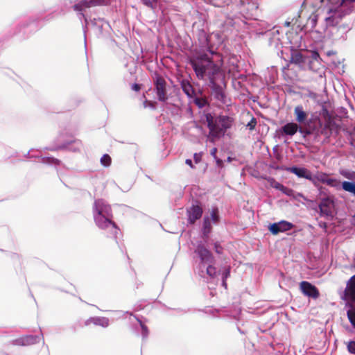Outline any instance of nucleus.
<instances>
[{"instance_id": "nucleus-1", "label": "nucleus", "mask_w": 355, "mask_h": 355, "mask_svg": "<svg viewBox=\"0 0 355 355\" xmlns=\"http://www.w3.org/2000/svg\"><path fill=\"white\" fill-rule=\"evenodd\" d=\"M197 78L203 80L207 76L209 81H213L220 73V69L207 54L191 58L189 61Z\"/></svg>"}, {"instance_id": "nucleus-2", "label": "nucleus", "mask_w": 355, "mask_h": 355, "mask_svg": "<svg viewBox=\"0 0 355 355\" xmlns=\"http://www.w3.org/2000/svg\"><path fill=\"white\" fill-rule=\"evenodd\" d=\"M205 119L209 130L208 138L213 143L223 137L234 123L233 118L225 115H219L214 118L211 113H207L205 114Z\"/></svg>"}, {"instance_id": "nucleus-3", "label": "nucleus", "mask_w": 355, "mask_h": 355, "mask_svg": "<svg viewBox=\"0 0 355 355\" xmlns=\"http://www.w3.org/2000/svg\"><path fill=\"white\" fill-rule=\"evenodd\" d=\"M155 90L157 99L161 102H166L168 97L167 94V83L165 79L157 75L154 80Z\"/></svg>"}, {"instance_id": "nucleus-4", "label": "nucleus", "mask_w": 355, "mask_h": 355, "mask_svg": "<svg viewBox=\"0 0 355 355\" xmlns=\"http://www.w3.org/2000/svg\"><path fill=\"white\" fill-rule=\"evenodd\" d=\"M342 299L347 302V304H355V275L347 282Z\"/></svg>"}, {"instance_id": "nucleus-5", "label": "nucleus", "mask_w": 355, "mask_h": 355, "mask_svg": "<svg viewBox=\"0 0 355 355\" xmlns=\"http://www.w3.org/2000/svg\"><path fill=\"white\" fill-rule=\"evenodd\" d=\"M300 290L303 295L312 299L315 300L320 297V291L318 288L309 282H301L300 283Z\"/></svg>"}, {"instance_id": "nucleus-6", "label": "nucleus", "mask_w": 355, "mask_h": 355, "mask_svg": "<svg viewBox=\"0 0 355 355\" xmlns=\"http://www.w3.org/2000/svg\"><path fill=\"white\" fill-rule=\"evenodd\" d=\"M320 215L332 216L334 209V201L333 197H327L321 200L319 204Z\"/></svg>"}, {"instance_id": "nucleus-7", "label": "nucleus", "mask_w": 355, "mask_h": 355, "mask_svg": "<svg viewBox=\"0 0 355 355\" xmlns=\"http://www.w3.org/2000/svg\"><path fill=\"white\" fill-rule=\"evenodd\" d=\"M112 217V216H94V221L99 228L107 229L111 227L114 234H116L117 227L116 223L111 220Z\"/></svg>"}, {"instance_id": "nucleus-8", "label": "nucleus", "mask_w": 355, "mask_h": 355, "mask_svg": "<svg viewBox=\"0 0 355 355\" xmlns=\"http://www.w3.org/2000/svg\"><path fill=\"white\" fill-rule=\"evenodd\" d=\"M94 216H112L110 205H107L103 200H96L94 202Z\"/></svg>"}, {"instance_id": "nucleus-9", "label": "nucleus", "mask_w": 355, "mask_h": 355, "mask_svg": "<svg viewBox=\"0 0 355 355\" xmlns=\"http://www.w3.org/2000/svg\"><path fill=\"white\" fill-rule=\"evenodd\" d=\"M293 225L289 222L282 220L279 223L270 224L268 230L273 235H277L280 232H284L293 228Z\"/></svg>"}, {"instance_id": "nucleus-10", "label": "nucleus", "mask_w": 355, "mask_h": 355, "mask_svg": "<svg viewBox=\"0 0 355 355\" xmlns=\"http://www.w3.org/2000/svg\"><path fill=\"white\" fill-rule=\"evenodd\" d=\"M200 258L201 262L204 263H213L214 258L211 252L202 245H198L195 250Z\"/></svg>"}, {"instance_id": "nucleus-11", "label": "nucleus", "mask_w": 355, "mask_h": 355, "mask_svg": "<svg viewBox=\"0 0 355 355\" xmlns=\"http://www.w3.org/2000/svg\"><path fill=\"white\" fill-rule=\"evenodd\" d=\"M287 171L296 175L298 178H303L313 182L311 172L306 168H300L297 166L289 167L286 169Z\"/></svg>"}, {"instance_id": "nucleus-12", "label": "nucleus", "mask_w": 355, "mask_h": 355, "mask_svg": "<svg viewBox=\"0 0 355 355\" xmlns=\"http://www.w3.org/2000/svg\"><path fill=\"white\" fill-rule=\"evenodd\" d=\"M188 220L191 224H194L195 222L201 218L202 214V209L199 205H193L189 209L187 210Z\"/></svg>"}, {"instance_id": "nucleus-13", "label": "nucleus", "mask_w": 355, "mask_h": 355, "mask_svg": "<svg viewBox=\"0 0 355 355\" xmlns=\"http://www.w3.org/2000/svg\"><path fill=\"white\" fill-rule=\"evenodd\" d=\"M300 132H304V130L302 128L298 127V125L295 123H288L282 128V131L284 134L289 136L294 135L298 130Z\"/></svg>"}, {"instance_id": "nucleus-14", "label": "nucleus", "mask_w": 355, "mask_h": 355, "mask_svg": "<svg viewBox=\"0 0 355 355\" xmlns=\"http://www.w3.org/2000/svg\"><path fill=\"white\" fill-rule=\"evenodd\" d=\"M180 86L184 93L188 97H192L195 94V90L189 80L183 79L180 82Z\"/></svg>"}, {"instance_id": "nucleus-15", "label": "nucleus", "mask_w": 355, "mask_h": 355, "mask_svg": "<svg viewBox=\"0 0 355 355\" xmlns=\"http://www.w3.org/2000/svg\"><path fill=\"white\" fill-rule=\"evenodd\" d=\"M296 121L300 123H304L307 119V114L304 112L302 105H297L294 109Z\"/></svg>"}, {"instance_id": "nucleus-16", "label": "nucleus", "mask_w": 355, "mask_h": 355, "mask_svg": "<svg viewBox=\"0 0 355 355\" xmlns=\"http://www.w3.org/2000/svg\"><path fill=\"white\" fill-rule=\"evenodd\" d=\"M270 185L273 188H275V189L281 191L282 193H284V194H286V195H287L288 196H292L293 194V189H291L290 188H288L286 187H284L281 183L275 181L273 178H272L270 180Z\"/></svg>"}, {"instance_id": "nucleus-17", "label": "nucleus", "mask_w": 355, "mask_h": 355, "mask_svg": "<svg viewBox=\"0 0 355 355\" xmlns=\"http://www.w3.org/2000/svg\"><path fill=\"white\" fill-rule=\"evenodd\" d=\"M35 342L36 337L31 335L24 336L15 340V343L19 345H29Z\"/></svg>"}, {"instance_id": "nucleus-18", "label": "nucleus", "mask_w": 355, "mask_h": 355, "mask_svg": "<svg viewBox=\"0 0 355 355\" xmlns=\"http://www.w3.org/2000/svg\"><path fill=\"white\" fill-rule=\"evenodd\" d=\"M209 84L215 94L216 98L219 100L222 99L224 97V93L222 87L217 84L216 78L214 79L213 81H209Z\"/></svg>"}, {"instance_id": "nucleus-19", "label": "nucleus", "mask_w": 355, "mask_h": 355, "mask_svg": "<svg viewBox=\"0 0 355 355\" xmlns=\"http://www.w3.org/2000/svg\"><path fill=\"white\" fill-rule=\"evenodd\" d=\"M342 189L355 197V181H344L341 183Z\"/></svg>"}, {"instance_id": "nucleus-20", "label": "nucleus", "mask_w": 355, "mask_h": 355, "mask_svg": "<svg viewBox=\"0 0 355 355\" xmlns=\"http://www.w3.org/2000/svg\"><path fill=\"white\" fill-rule=\"evenodd\" d=\"M291 63H294L295 64H300L304 62V59L303 55L298 51L293 50L292 51L291 55Z\"/></svg>"}, {"instance_id": "nucleus-21", "label": "nucleus", "mask_w": 355, "mask_h": 355, "mask_svg": "<svg viewBox=\"0 0 355 355\" xmlns=\"http://www.w3.org/2000/svg\"><path fill=\"white\" fill-rule=\"evenodd\" d=\"M350 309L347 311V316L351 324L355 328V305L347 304Z\"/></svg>"}, {"instance_id": "nucleus-22", "label": "nucleus", "mask_w": 355, "mask_h": 355, "mask_svg": "<svg viewBox=\"0 0 355 355\" xmlns=\"http://www.w3.org/2000/svg\"><path fill=\"white\" fill-rule=\"evenodd\" d=\"M212 229L209 218L208 217H205L203 220V227H202V234L204 236L207 237L209 234L211 232Z\"/></svg>"}, {"instance_id": "nucleus-23", "label": "nucleus", "mask_w": 355, "mask_h": 355, "mask_svg": "<svg viewBox=\"0 0 355 355\" xmlns=\"http://www.w3.org/2000/svg\"><path fill=\"white\" fill-rule=\"evenodd\" d=\"M324 184H326L327 185L329 186V187H334V188H336V189H338L341 182H340V180L336 179V178H330L329 176L324 181Z\"/></svg>"}, {"instance_id": "nucleus-24", "label": "nucleus", "mask_w": 355, "mask_h": 355, "mask_svg": "<svg viewBox=\"0 0 355 355\" xmlns=\"http://www.w3.org/2000/svg\"><path fill=\"white\" fill-rule=\"evenodd\" d=\"M90 324L102 325V318L98 317L90 318L85 321V325L89 326Z\"/></svg>"}, {"instance_id": "nucleus-25", "label": "nucleus", "mask_w": 355, "mask_h": 355, "mask_svg": "<svg viewBox=\"0 0 355 355\" xmlns=\"http://www.w3.org/2000/svg\"><path fill=\"white\" fill-rule=\"evenodd\" d=\"M80 2L84 8L96 6L100 4V0H83Z\"/></svg>"}, {"instance_id": "nucleus-26", "label": "nucleus", "mask_w": 355, "mask_h": 355, "mask_svg": "<svg viewBox=\"0 0 355 355\" xmlns=\"http://www.w3.org/2000/svg\"><path fill=\"white\" fill-rule=\"evenodd\" d=\"M329 177L327 173L323 172H318L314 177H313V180H316L321 183H324L325 180Z\"/></svg>"}, {"instance_id": "nucleus-27", "label": "nucleus", "mask_w": 355, "mask_h": 355, "mask_svg": "<svg viewBox=\"0 0 355 355\" xmlns=\"http://www.w3.org/2000/svg\"><path fill=\"white\" fill-rule=\"evenodd\" d=\"M101 163L103 166L107 167L111 165L112 159L108 154L103 155L101 158Z\"/></svg>"}, {"instance_id": "nucleus-28", "label": "nucleus", "mask_w": 355, "mask_h": 355, "mask_svg": "<svg viewBox=\"0 0 355 355\" xmlns=\"http://www.w3.org/2000/svg\"><path fill=\"white\" fill-rule=\"evenodd\" d=\"M327 114V120L324 125V128L329 129L331 131L333 130L334 126L335 125V123L333 121L332 118L330 115H329L327 110H325Z\"/></svg>"}, {"instance_id": "nucleus-29", "label": "nucleus", "mask_w": 355, "mask_h": 355, "mask_svg": "<svg viewBox=\"0 0 355 355\" xmlns=\"http://www.w3.org/2000/svg\"><path fill=\"white\" fill-rule=\"evenodd\" d=\"M207 274L212 278L216 276V267L213 266L211 263H209L207 268Z\"/></svg>"}, {"instance_id": "nucleus-30", "label": "nucleus", "mask_w": 355, "mask_h": 355, "mask_svg": "<svg viewBox=\"0 0 355 355\" xmlns=\"http://www.w3.org/2000/svg\"><path fill=\"white\" fill-rule=\"evenodd\" d=\"M347 349L350 354H355V341L350 340L346 343Z\"/></svg>"}, {"instance_id": "nucleus-31", "label": "nucleus", "mask_w": 355, "mask_h": 355, "mask_svg": "<svg viewBox=\"0 0 355 355\" xmlns=\"http://www.w3.org/2000/svg\"><path fill=\"white\" fill-rule=\"evenodd\" d=\"M211 217L214 223H217L219 220L218 210L217 208H214L211 210Z\"/></svg>"}, {"instance_id": "nucleus-32", "label": "nucleus", "mask_w": 355, "mask_h": 355, "mask_svg": "<svg viewBox=\"0 0 355 355\" xmlns=\"http://www.w3.org/2000/svg\"><path fill=\"white\" fill-rule=\"evenodd\" d=\"M342 175L347 179L349 180L355 181V171L349 172L345 171L342 173Z\"/></svg>"}, {"instance_id": "nucleus-33", "label": "nucleus", "mask_w": 355, "mask_h": 355, "mask_svg": "<svg viewBox=\"0 0 355 355\" xmlns=\"http://www.w3.org/2000/svg\"><path fill=\"white\" fill-rule=\"evenodd\" d=\"M195 103L199 107H205L207 101V100L202 98H196L194 101Z\"/></svg>"}, {"instance_id": "nucleus-34", "label": "nucleus", "mask_w": 355, "mask_h": 355, "mask_svg": "<svg viewBox=\"0 0 355 355\" xmlns=\"http://www.w3.org/2000/svg\"><path fill=\"white\" fill-rule=\"evenodd\" d=\"M214 250L217 254H222L223 248L219 243L216 242L214 243Z\"/></svg>"}, {"instance_id": "nucleus-35", "label": "nucleus", "mask_w": 355, "mask_h": 355, "mask_svg": "<svg viewBox=\"0 0 355 355\" xmlns=\"http://www.w3.org/2000/svg\"><path fill=\"white\" fill-rule=\"evenodd\" d=\"M257 125V121L254 118H252L250 121L247 124V127L249 128L250 130H253Z\"/></svg>"}, {"instance_id": "nucleus-36", "label": "nucleus", "mask_w": 355, "mask_h": 355, "mask_svg": "<svg viewBox=\"0 0 355 355\" xmlns=\"http://www.w3.org/2000/svg\"><path fill=\"white\" fill-rule=\"evenodd\" d=\"M144 5L149 8L153 7V3H155L157 0H141Z\"/></svg>"}, {"instance_id": "nucleus-37", "label": "nucleus", "mask_w": 355, "mask_h": 355, "mask_svg": "<svg viewBox=\"0 0 355 355\" xmlns=\"http://www.w3.org/2000/svg\"><path fill=\"white\" fill-rule=\"evenodd\" d=\"M73 9H74V10H76V11H82V10H83L85 8H83V5H82L81 2L80 1L79 3H76V4H75V5L73 6Z\"/></svg>"}, {"instance_id": "nucleus-38", "label": "nucleus", "mask_w": 355, "mask_h": 355, "mask_svg": "<svg viewBox=\"0 0 355 355\" xmlns=\"http://www.w3.org/2000/svg\"><path fill=\"white\" fill-rule=\"evenodd\" d=\"M230 276V268L227 267L223 273V279H227Z\"/></svg>"}, {"instance_id": "nucleus-39", "label": "nucleus", "mask_w": 355, "mask_h": 355, "mask_svg": "<svg viewBox=\"0 0 355 355\" xmlns=\"http://www.w3.org/2000/svg\"><path fill=\"white\" fill-rule=\"evenodd\" d=\"M155 102H153V101H150L146 100L144 102V107H146L149 106V107H151L154 108L155 107Z\"/></svg>"}, {"instance_id": "nucleus-40", "label": "nucleus", "mask_w": 355, "mask_h": 355, "mask_svg": "<svg viewBox=\"0 0 355 355\" xmlns=\"http://www.w3.org/2000/svg\"><path fill=\"white\" fill-rule=\"evenodd\" d=\"M201 155L200 153H195L193 155V159L196 164L199 163L201 161Z\"/></svg>"}, {"instance_id": "nucleus-41", "label": "nucleus", "mask_w": 355, "mask_h": 355, "mask_svg": "<svg viewBox=\"0 0 355 355\" xmlns=\"http://www.w3.org/2000/svg\"><path fill=\"white\" fill-rule=\"evenodd\" d=\"M132 89L136 92H139L141 89V85L137 83H135L132 86Z\"/></svg>"}, {"instance_id": "nucleus-42", "label": "nucleus", "mask_w": 355, "mask_h": 355, "mask_svg": "<svg viewBox=\"0 0 355 355\" xmlns=\"http://www.w3.org/2000/svg\"><path fill=\"white\" fill-rule=\"evenodd\" d=\"M216 153H217V148H213L211 150V151H210L211 155H212L214 158L216 157Z\"/></svg>"}, {"instance_id": "nucleus-43", "label": "nucleus", "mask_w": 355, "mask_h": 355, "mask_svg": "<svg viewBox=\"0 0 355 355\" xmlns=\"http://www.w3.org/2000/svg\"><path fill=\"white\" fill-rule=\"evenodd\" d=\"M185 163H186L187 165H189L191 168H194V166H193V163H192L191 159H187L185 160Z\"/></svg>"}, {"instance_id": "nucleus-44", "label": "nucleus", "mask_w": 355, "mask_h": 355, "mask_svg": "<svg viewBox=\"0 0 355 355\" xmlns=\"http://www.w3.org/2000/svg\"><path fill=\"white\" fill-rule=\"evenodd\" d=\"M140 324H141V329L143 330V332L144 333H147V331H148L147 327L146 325H144L141 322H140Z\"/></svg>"}, {"instance_id": "nucleus-45", "label": "nucleus", "mask_w": 355, "mask_h": 355, "mask_svg": "<svg viewBox=\"0 0 355 355\" xmlns=\"http://www.w3.org/2000/svg\"><path fill=\"white\" fill-rule=\"evenodd\" d=\"M355 2V0H343L342 4L345 3V2Z\"/></svg>"}, {"instance_id": "nucleus-46", "label": "nucleus", "mask_w": 355, "mask_h": 355, "mask_svg": "<svg viewBox=\"0 0 355 355\" xmlns=\"http://www.w3.org/2000/svg\"><path fill=\"white\" fill-rule=\"evenodd\" d=\"M223 286H224L225 288H227V283H226L225 279H223Z\"/></svg>"}, {"instance_id": "nucleus-47", "label": "nucleus", "mask_w": 355, "mask_h": 355, "mask_svg": "<svg viewBox=\"0 0 355 355\" xmlns=\"http://www.w3.org/2000/svg\"><path fill=\"white\" fill-rule=\"evenodd\" d=\"M217 164H218V165H221V164H222V160H220V159H218V160H217Z\"/></svg>"}, {"instance_id": "nucleus-48", "label": "nucleus", "mask_w": 355, "mask_h": 355, "mask_svg": "<svg viewBox=\"0 0 355 355\" xmlns=\"http://www.w3.org/2000/svg\"><path fill=\"white\" fill-rule=\"evenodd\" d=\"M290 26V22L286 21L285 26Z\"/></svg>"}, {"instance_id": "nucleus-49", "label": "nucleus", "mask_w": 355, "mask_h": 355, "mask_svg": "<svg viewBox=\"0 0 355 355\" xmlns=\"http://www.w3.org/2000/svg\"><path fill=\"white\" fill-rule=\"evenodd\" d=\"M105 3V0H102V4Z\"/></svg>"}]
</instances>
